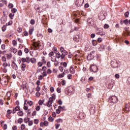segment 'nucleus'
I'll list each match as a JSON object with an SVG mask.
<instances>
[{"mask_svg": "<svg viewBox=\"0 0 130 130\" xmlns=\"http://www.w3.org/2000/svg\"><path fill=\"white\" fill-rule=\"evenodd\" d=\"M90 72H93V73H97L98 72V67L96 65H91L90 66Z\"/></svg>", "mask_w": 130, "mask_h": 130, "instance_id": "f257e3e1", "label": "nucleus"}, {"mask_svg": "<svg viewBox=\"0 0 130 130\" xmlns=\"http://www.w3.org/2000/svg\"><path fill=\"white\" fill-rule=\"evenodd\" d=\"M84 4V0H76L75 2V5L77 8L82 7Z\"/></svg>", "mask_w": 130, "mask_h": 130, "instance_id": "f03ea898", "label": "nucleus"}, {"mask_svg": "<svg viewBox=\"0 0 130 130\" xmlns=\"http://www.w3.org/2000/svg\"><path fill=\"white\" fill-rule=\"evenodd\" d=\"M94 53H95V51H92L90 52V54H89L87 56V59L88 60H91L94 58Z\"/></svg>", "mask_w": 130, "mask_h": 130, "instance_id": "7ed1b4c3", "label": "nucleus"}, {"mask_svg": "<svg viewBox=\"0 0 130 130\" xmlns=\"http://www.w3.org/2000/svg\"><path fill=\"white\" fill-rule=\"evenodd\" d=\"M130 111V103L126 104V105L125 106V108L123 109V113L125 112H128Z\"/></svg>", "mask_w": 130, "mask_h": 130, "instance_id": "20e7f679", "label": "nucleus"}, {"mask_svg": "<svg viewBox=\"0 0 130 130\" xmlns=\"http://www.w3.org/2000/svg\"><path fill=\"white\" fill-rule=\"evenodd\" d=\"M68 95L69 96H71V95H73L74 93H75V90L73 87H69L68 90L67 91Z\"/></svg>", "mask_w": 130, "mask_h": 130, "instance_id": "39448f33", "label": "nucleus"}, {"mask_svg": "<svg viewBox=\"0 0 130 130\" xmlns=\"http://www.w3.org/2000/svg\"><path fill=\"white\" fill-rule=\"evenodd\" d=\"M52 103H53L52 100L51 99H49V100L48 101V102L46 105L47 106V107L50 108L52 107Z\"/></svg>", "mask_w": 130, "mask_h": 130, "instance_id": "423d86ee", "label": "nucleus"}, {"mask_svg": "<svg viewBox=\"0 0 130 130\" xmlns=\"http://www.w3.org/2000/svg\"><path fill=\"white\" fill-rule=\"evenodd\" d=\"M12 69L15 71L18 70V65H17V64H16L15 62H12Z\"/></svg>", "mask_w": 130, "mask_h": 130, "instance_id": "0eeeda50", "label": "nucleus"}, {"mask_svg": "<svg viewBox=\"0 0 130 130\" xmlns=\"http://www.w3.org/2000/svg\"><path fill=\"white\" fill-rule=\"evenodd\" d=\"M61 59H64V57H66V55H68V51H64L61 52Z\"/></svg>", "mask_w": 130, "mask_h": 130, "instance_id": "6e6552de", "label": "nucleus"}, {"mask_svg": "<svg viewBox=\"0 0 130 130\" xmlns=\"http://www.w3.org/2000/svg\"><path fill=\"white\" fill-rule=\"evenodd\" d=\"M20 110V107L19 106H17L15 108L13 109V113L14 114L15 112H17V111H19Z\"/></svg>", "mask_w": 130, "mask_h": 130, "instance_id": "1a4fd4ad", "label": "nucleus"}, {"mask_svg": "<svg viewBox=\"0 0 130 130\" xmlns=\"http://www.w3.org/2000/svg\"><path fill=\"white\" fill-rule=\"evenodd\" d=\"M21 71H22V72H25V71H26V64L25 63H22Z\"/></svg>", "mask_w": 130, "mask_h": 130, "instance_id": "9d476101", "label": "nucleus"}, {"mask_svg": "<svg viewBox=\"0 0 130 130\" xmlns=\"http://www.w3.org/2000/svg\"><path fill=\"white\" fill-rule=\"evenodd\" d=\"M76 72V70H75V69L73 68V66L70 67V72L71 74H75Z\"/></svg>", "mask_w": 130, "mask_h": 130, "instance_id": "9b49d317", "label": "nucleus"}, {"mask_svg": "<svg viewBox=\"0 0 130 130\" xmlns=\"http://www.w3.org/2000/svg\"><path fill=\"white\" fill-rule=\"evenodd\" d=\"M60 108H61V106H59L58 109L56 110V113H57V114H59V113H60V111H61Z\"/></svg>", "mask_w": 130, "mask_h": 130, "instance_id": "f8f14e48", "label": "nucleus"}, {"mask_svg": "<svg viewBox=\"0 0 130 130\" xmlns=\"http://www.w3.org/2000/svg\"><path fill=\"white\" fill-rule=\"evenodd\" d=\"M29 62H31V63H35V62H36V59L35 58H30Z\"/></svg>", "mask_w": 130, "mask_h": 130, "instance_id": "ddd939ff", "label": "nucleus"}, {"mask_svg": "<svg viewBox=\"0 0 130 130\" xmlns=\"http://www.w3.org/2000/svg\"><path fill=\"white\" fill-rule=\"evenodd\" d=\"M123 23H124V24H125L126 25H128V23H129V24H130V19L129 20V21L128 19H126L125 20H124Z\"/></svg>", "mask_w": 130, "mask_h": 130, "instance_id": "4468645a", "label": "nucleus"}, {"mask_svg": "<svg viewBox=\"0 0 130 130\" xmlns=\"http://www.w3.org/2000/svg\"><path fill=\"white\" fill-rule=\"evenodd\" d=\"M34 31V27H32L29 28V34L32 35L33 34V31Z\"/></svg>", "mask_w": 130, "mask_h": 130, "instance_id": "2eb2a0df", "label": "nucleus"}, {"mask_svg": "<svg viewBox=\"0 0 130 130\" xmlns=\"http://www.w3.org/2000/svg\"><path fill=\"white\" fill-rule=\"evenodd\" d=\"M56 54V58H61V54L60 55V53L59 52L56 53V52H55Z\"/></svg>", "mask_w": 130, "mask_h": 130, "instance_id": "dca6fc26", "label": "nucleus"}, {"mask_svg": "<svg viewBox=\"0 0 130 130\" xmlns=\"http://www.w3.org/2000/svg\"><path fill=\"white\" fill-rule=\"evenodd\" d=\"M64 75H66V74H64V72H63L61 74H59L58 75V78H59V79H61V78H63L64 77Z\"/></svg>", "mask_w": 130, "mask_h": 130, "instance_id": "f3484780", "label": "nucleus"}, {"mask_svg": "<svg viewBox=\"0 0 130 130\" xmlns=\"http://www.w3.org/2000/svg\"><path fill=\"white\" fill-rule=\"evenodd\" d=\"M126 32H124V36H130V31H128L127 29H125Z\"/></svg>", "mask_w": 130, "mask_h": 130, "instance_id": "a211bd4d", "label": "nucleus"}, {"mask_svg": "<svg viewBox=\"0 0 130 130\" xmlns=\"http://www.w3.org/2000/svg\"><path fill=\"white\" fill-rule=\"evenodd\" d=\"M12 57H13V55H12V54H7V59H11Z\"/></svg>", "mask_w": 130, "mask_h": 130, "instance_id": "6ab92c4d", "label": "nucleus"}, {"mask_svg": "<svg viewBox=\"0 0 130 130\" xmlns=\"http://www.w3.org/2000/svg\"><path fill=\"white\" fill-rule=\"evenodd\" d=\"M50 99L52 100L53 102L54 101V100H55V94H52L51 97H50L49 99Z\"/></svg>", "mask_w": 130, "mask_h": 130, "instance_id": "aec40b11", "label": "nucleus"}, {"mask_svg": "<svg viewBox=\"0 0 130 130\" xmlns=\"http://www.w3.org/2000/svg\"><path fill=\"white\" fill-rule=\"evenodd\" d=\"M92 44L93 46H96L97 45V41L95 40L92 41Z\"/></svg>", "mask_w": 130, "mask_h": 130, "instance_id": "412c9836", "label": "nucleus"}, {"mask_svg": "<svg viewBox=\"0 0 130 130\" xmlns=\"http://www.w3.org/2000/svg\"><path fill=\"white\" fill-rule=\"evenodd\" d=\"M33 46H34V47H35L36 48L38 47V46H39V43H38L37 42H34Z\"/></svg>", "mask_w": 130, "mask_h": 130, "instance_id": "4be33fe9", "label": "nucleus"}, {"mask_svg": "<svg viewBox=\"0 0 130 130\" xmlns=\"http://www.w3.org/2000/svg\"><path fill=\"white\" fill-rule=\"evenodd\" d=\"M25 62H27V63H30V58L29 57H26L25 58Z\"/></svg>", "mask_w": 130, "mask_h": 130, "instance_id": "5701e85b", "label": "nucleus"}, {"mask_svg": "<svg viewBox=\"0 0 130 130\" xmlns=\"http://www.w3.org/2000/svg\"><path fill=\"white\" fill-rule=\"evenodd\" d=\"M104 48H105L104 47V46H101L99 48V50H100V51H103V50L104 49Z\"/></svg>", "mask_w": 130, "mask_h": 130, "instance_id": "b1692460", "label": "nucleus"}, {"mask_svg": "<svg viewBox=\"0 0 130 130\" xmlns=\"http://www.w3.org/2000/svg\"><path fill=\"white\" fill-rule=\"evenodd\" d=\"M23 111H19L18 112V115L19 116H23Z\"/></svg>", "mask_w": 130, "mask_h": 130, "instance_id": "393cba45", "label": "nucleus"}, {"mask_svg": "<svg viewBox=\"0 0 130 130\" xmlns=\"http://www.w3.org/2000/svg\"><path fill=\"white\" fill-rule=\"evenodd\" d=\"M56 121L58 123H59L60 122L62 123L63 121L62 120V119L59 118V119H58L56 120Z\"/></svg>", "mask_w": 130, "mask_h": 130, "instance_id": "a878e982", "label": "nucleus"}, {"mask_svg": "<svg viewBox=\"0 0 130 130\" xmlns=\"http://www.w3.org/2000/svg\"><path fill=\"white\" fill-rule=\"evenodd\" d=\"M12 44L14 46H17V41L16 40H13L12 41Z\"/></svg>", "mask_w": 130, "mask_h": 130, "instance_id": "bb28decb", "label": "nucleus"}, {"mask_svg": "<svg viewBox=\"0 0 130 130\" xmlns=\"http://www.w3.org/2000/svg\"><path fill=\"white\" fill-rule=\"evenodd\" d=\"M17 41L19 42V43H23V40L20 38H17Z\"/></svg>", "mask_w": 130, "mask_h": 130, "instance_id": "cd10ccee", "label": "nucleus"}, {"mask_svg": "<svg viewBox=\"0 0 130 130\" xmlns=\"http://www.w3.org/2000/svg\"><path fill=\"white\" fill-rule=\"evenodd\" d=\"M27 101H25V102H24V106L23 107V109H24V110H28V107H27L26 106V102Z\"/></svg>", "mask_w": 130, "mask_h": 130, "instance_id": "c85d7f7f", "label": "nucleus"}, {"mask_svg": "<svg viewBox=\"0 0 130 130\" xmlns=\"http://www.w3.org/2000/svg\"><path fill=\"white\" fill-rule=\"evenodd\" d=\"M51 60V61H55V62H56V58L55 57V56H53V57H52Z\"/></svg>", "mask_w": 130, "mask_h": 130, "instance_id": "c756f323", "label": "nucleus"}, {"mask_svg": "<svg viewBox=\"0 0 130 130\" xmlns=\"http://www.w3.org/2000/svg\"><path fill=\"white\" fill-rule=\"evenodd\" d=\"M109 102L110 103H112V102H113V98H112V96H111L109 98Z\"/></svg>", "mask_w": 130, "mask_h": 130, "instance_id": "7c9ffc66", "label": "nucleus"}, {"mask_svg": "<svg viewBox=\"0 0 130 130\" xmlns=\"http://www.w3.org/2000/svg\"><path fill=\"white\" fill-rule=\"evenodd\" d=\"M24 128H26V125L25 124H22L21 125V130H24Z\"/></svg>", "mask_w": 130, "mask_h": 130, "instance_id": "2f4dec72", "label": "nucleus"}, {"mask_svg": "<svg viewBox=\"0 0 130 130\" xmlns=\"http://www.w3.org/2000/svg\"><path fill=\"white\" fill-rule=\"evenodd\" d=\"M67 78L68 79H69V80H72V78H73V75H72V74H69L67 76Z\"/></svg>", "mask_w": 130, "mask_h": 130, "instance_id": "473e14b6", "label": "nucleus"}, {"mask_svg": "<svg viewBox=\"0 0 130 130\" xmlns=\"http://www.w3.org/2000/svg\"><path fill=\"white\" fill-rule=\"evenodd\" d=\"M8 8L9 9H13V8H14V5H13L12 4H9L8 5Z\"/></svg>", "mask_w": 130, "mask_h": 130, "instance_id": "72a5a7b5", "label": "nucleus"}, {"mask_svg": "<svg viewBox=\"0 0 130 130\" xmlns=\"http://www.w3.org/2000/svg\"><path fill=\"white\" fill-rule=\"evenodd\" d=\"M43 103H44V100H43V101L40 100V101H39V105H42V104H43Z\"/></svg>", "mask_w": 130, "mask_h": 130, "instance_id": "f704fd0d", "label": "nucleus"}, {"mask_svg": "<svg viewBox=\"0 0 130 130\" xmlns=\"http://www.w3.org/2000/svg\"><path fill=\"white\" fill-rule=\"evenodd\" d=\"M52 73V71H51V70H50V69H48L47 70V74H50Z\"/></svg>", "mask_w": 130, "mask_h": 130, "instance_id": "c9c22d12", "label": "nucleus"}, {"mask_svg": "<svg viewBox=\"0 0 130 130\" xmlns=\"http://www.w3.org/2000/svg\"><path fill=\"white\" fill-rule=\"evenodd\" d=\"M115 41L116 42H119V41H120V38H119V37H116V38H115Z\"/></svg>", "mask_w": 130, "mask_h": 130, "instance_id": "e433bc0d", "label": "nucleus"}, {"mask_svg": "<svg viewBox=\"0 0 130 130\" xmlns=\"http://www.w3.org/2000/svg\"><path fill=\"white\" fill-rule=\"evenodd\" d=\"M13 24V21H10L8 23H6V26H11Z\"/></svg>", "mask_w": 130, "mask_h": 130, "instance_id": "4c0bfd02", "label": "nucleus"}, {"mask_svg": "<svg viewBox=\"0 0 130 130\" xmlns=\"http://www.w3.org/2000/svg\"><path fill=\"white\" fill-rule=\"evenodd\" d=\"M34 122L35 124H38V123L39 122V120L37 119H36L34 120Z\"/></svg>", "mask_w": 130, "mask_h": 130, "instance_id": "58836bf2", "label": "nucleus"}, {"mask_svg": "<svg viewBox=\"0 0 130 130\" xmlns=\"http://www.w3.org/2000/svg\"><path fill=\"white\" fill-rule=\"evenodd\" d=\"M27 103L29 105V106H32V105H33V102H32L31 101H28L27 102Z\"/></svg>", "mask_w": 130, "mask_h": 130, "instance_id": "ea45409f", "label": "nucleus"}, {"mask_svg": "<svg viewBox=\"0 0 130 130\" xmlns=\"http://www.w3.org/2000/svg\"><path fill=\"white\" fill-rule=\"evenodd\" d=\"M81 82H82V83H83V84L86 83V79L85 78H82L81 79Z\"/></svg>", "mask_w": 130, "mask_h": 130, "instance_id": "a19ab883", "label": "nucleus"}, {"mask_svg": "<svg viewBox=\"0 0 130 130\" xmlns=\"http://www.w3.org/2000/svg\"><path fill=\"white\" fill-rule=\"evenodd\" d=\"M22 122H23V119L22 118H20L18 119V123H20V124H21V123H22Z\"/></svg>", "mask_w": 130, "mask_h": 130, "instance_id": "79ce46f5", "label": "nucleus"}, {"mask_svg": "<svg viewBox=\"0 0 130 130\" xmlns=\"http://www.w3.org/2000/svg\"><path fill=\"white\" fill-rule=\"evenodd\" d=\"M46 69H47L46 67L44 66V67H43L42 68V71L43 72H46Z\"/></svg>", "mask_w": 130, "mask_h": 130, "instance_id": "37998d69", "label": "nucleus"}, {"mask_svg": "<svg viewBox=\"0 0 130 130\" xmlns=\"http://www.w3.org/2000/svg\"><path fill=\"white\" fill-rule=\"evenodd\" d=\"M30 24H31V25H34V24H35V20L31 19L30 21Z\"/></svg>", "mask_w": 130, "mask_h": 130, "instance_id": "c03bdc74", "label": "nucleus"}, {"mask_svg": "<svg viewBox=\"0 0 130 130\" xmlns=\"http://www.w3.org/2000/svg\"><path fill=\"white\" fill-rule=\"evenodd\" d=\"M1 48L2 50H5V49H6V45L5 44L2 45Z\"/></svg>", "mask_w": 130, "mask_h": 130, "instance_id": "a18cd8bd", "label": "nucleus"}, {"mask_svg": "<svg viewBox=\"0 0 130 130\" xmlns=\"http://www.w3.org/2000/svg\"><path fill=\"white\" fill-rule=\"evenodd\" d=\"M24 122H25V123H28V122H29V119L27 118H25L24 119Z\"/></svg>", "mask_w": 130, "mask_h": 130, "instance_id": "49530a36", "label": "nucleus"}, {"mask_svg": "<svg viewBox=\"0 0 130 130\" xmlns=\"http://www.w3.org/2000/svg\"><path fill=\"white\" fill-rule=\"evenodd\" d=\"M54 55V53H53V52H51L49 53V57H51V56H53V55Z\"/></svg>", "mask_w": 130, "mask_h": 130, "instance_id": "de8ad7c7", "label": "nucleus"}, {"mask_svg": "<svg viewBox=\"0 0 130 130\" xmlns=\"http://www.w3.org/2000/svg\"><path fill=\"white\" fill-rule=\"evenodd\" d=\"M22 51L21 50H19L18 52V55H19V56H22Z\"/></svg>", "mask_w": 130, "mask_h": 130, "instance_id": "09e8293b", "label": "nucleus"}, {"mask_svg": "<svg viewBox=\"0 0 130 130\" xmlns=\"http://www.w3.org/2000/svg\"><path fill=\"white\" fill-rule=\"evenodd\" d=\"M6 30H7V27L6 26V25H4L2 27V31L3 32H5V31H6Z\"/></svg>", "mask_w": 130, "mask_h": 130, "instance_id": "8fccbe9b", "label": "nucleus"}, {"mask_svg": "<svg viewBox=\"0 0 130 130\" xmlns=\"http://www.w3.org/2000/svg\"><path fill=\"white\" fill-rule=\"evenodd\" d=\"M59 70L60 72H63V67L62 66H59Z\"/></svg>", "mask_w": 130, "mask_h": 130, "instance_id": "3c124183", "label": "nucleus"}, {"mask_svg": "<svg viewBox=\"0 0 130 130\" xmlns=\"http://www.w3.org/2000/svg\"><path fill=\"white\" fill-rule=\"evenodd\" d=\"M55 128L56 129H58V127H59V126H60V124H55Z\"/></svg>", "mask_w": 130, "mask_h": 130, "instance_id": "603ef678", "label": "nucleus"}, {"mask_svg": "<svg viewBox=\"0 0 130 130\" xmlns=\"http://www.w3.org/2000/svg\"><path fill=\"white\" fill-rule=\"evenodd\" d=\"M115 78H116L117 79H118L119 78H120V75H119V74H116L115 75Z\"/></svg>", "mask_w": 130, "mask_h": 130, "instance_id": "864d4df0", "label": "nucleus"}, {"mask_svg": "<svg viewBox=\"0 0 130 130\" xmlns=\"http://www.w3.org/2000/svg\"><path fill=\"white\" fill-rule=\"evenodd\" d=\"M111 66L112 67V68H113V69H114V61H112L111 62Z\"/></svg>", "mask_w": 130, "mask_h": 130, "instance_id": "5fc2aeb1", "label": "nucleus"}, {"mask_svg": "<svg viewBox=\"0 0 130 130\" xmlns=\"http://www.w3.org/2000/svg\"><path fill=\"white\" fill-rule=\"evenodd\" d=\"M2 61H7V58H6V57L3 56L2 57Z\"/></svg>", "mask_w": 130, "mask_h": 130, "instance_id": "6e6d98bb", "label": "nucleus"}, {"mask_svg": "<svg viewBox=\"0 0 130 130\" xmlns=\"http://www.w3.org/2000/svg\"><path fill=\"white\" fill-rule=\"evenodd\" d=\"M36 110H37V111H39L40 110V106H37L36 108Z\"/></svg>", "mask_w": 130, "mask_h": 130, "instance_id": "4d7b16f0", "label": "nucleus"}, {"mask_svg": "<svg viewBox=\"0 0 130 130\" xmlns=\"http://www.w3.org/2000/svg\"><path fill=\"white\" fill-rule=\"evenodd\" d=\"M57 103L59 105H61L62 104V101H61V100H59L58 101Z\"/></svg>", "mask_w": 130, "mask_h": 130, "instance_id": "13d9d810", "label": "nucleus"}, {"mask_svg": "<svg viewBox=\"0 0 130 130\" xmlns=\"http://www.w3.org/2000/svg\"><path fill=\"white\" fill-rule=\"evenodd\" d=\"M17 31L19 33H21V32H22V28L21 27H18L17 28Z\"/></svg>", "mask_w": 130, "mask_h": 130, "instance_id": "bf43d9fd", "label": "nucleus"}, {"mask_svg": "<svg viewBox=\"0 0 130 130\" xmlns=\"http://www.w3.org/2000/svg\"><path fill=\"white\" fill-rule=\"evenodd\" d=\"M12 13H17V10L15 8L12 9Z\"/></svg>", "mask_w": 130, "mask_h": 130, "instance_id": "052dcab7", "label": "nucleus"}, {"mask_svg": "<svg viewBox=\"0 0 130 130\" xmlns=\"http://www.w3.org/2000/svg\"><path fill=\"white\" fill-rule=\"evenodd\" d=\"M32 124H33V121H28V125L29 126H31V125H32Z\"/></svg>", "mask_w": 130, "mask_h": 130, "instance_id": "680f3d73", "label": "nucleus"}, {"mask_svg": "<svg viewBox=\"0 0 130 130\" xmlns=\"http://www.w3.org/2000/svg\"><path fill=\"white\" fill-rule=\"evenodd\" d=\"M12 51L14 52V53H17L18 50H17V49H16V48H13L12 49Z\"/></svg>", "mask_w": 130, "mask_h": 130, "instance_id": "e2e57ef3", "label": "nucleus"}, {"mask_svg": "<svg viewBox=\"0 0 130 130\" xmlns=\"http://www.w3.org/2000/svg\"><path fill=\"white\" fill-rule=\"evenodd\" d=\"M8 66L9 64L7 62H4L3 63V67H4V68H7V67H8Z\"/></svg>", "mask_w": 130, "mask_h": 130, "instance_id": "0e129e2a", "label": "nucleus"}, {"mask_svg": "<svg viewBox=\"0 0 130 130\" xmlns=\"http://www.w3.org/2000/svg\"><path fill=\"white\" fill-rule=\"evenodd\" d=\"M61 85H62V86H64V85H66V80H63L61 81Z\"/></svg>", "mask_w": 130, "mask_h": 130, "instance_id": "69168bd1", "label": "nucleus"}, {"mask_svg": "<svg viewBox=\"0 0 130 130\" xmlns=\"http://www.w3.org/2000/svg\"><path fill=\"white\" fill-rule=\"evenodd\" d=\"M124 15L125 16V18H128L129 15V12H125V13L124 14Z\"/></svg>", "mask_w": 130, "mask_h": 130, "instance_id": "338daca9", "label": "nucleus"}, {"mask_svg": "<svg viewBox=\"0 0 130 130\" xmlns=\"http://www.w3.org/2000/svg\"><path fill=\"white\" fill-rule=\"evenodd\" d=\"M23 34H24V36H28V31H24Z\"/></svg>", "mask_w": 130, "mask_h": 130, "instance_id": "774afa93", "label": "nucleus"}]
</instances>
